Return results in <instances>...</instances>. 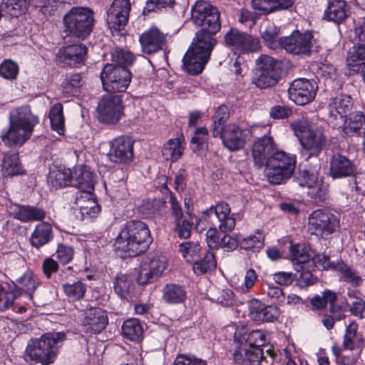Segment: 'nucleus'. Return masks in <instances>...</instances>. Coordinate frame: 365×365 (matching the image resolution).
<instances>
[{
  "label": "nucleus",
  "mask_w": 365,
  "mask_h": 365,
  "mask_svg": "<svg viewBox=\"0 0 365 365\" xmlns=\"http://www.w3.org/2000/svg\"><path fill=\"white\" fill-rule=\"evenodd\" d=\"M194 24L201 27L185 54L184 69L190 75L202 72L216 45L213 36L220 31V13L217 8L205 1H197L191 9Z\"/></svg>",
  "instance_id": "1"
},
{
  "label": "nucleus",
  "mask_w": 365,
  "mask_h": 365,
  "mask_svg": "<svg viewBox=\"0 0 365 365\" xmlns=\"http://www.w3.org/2000/svg\"><path fill=\"white\" fill-rule=\"evenodd\" d=\"M152 242L148 225L142 221L127 222L115 239L114 246L125 257H135L145 252Z\"/></svg>",
  "instance_id": "2"
},
{
  "label": "nucleus",
  "mask_w": 365,
  "mask_h": 365,
  "mask_svg": "<svg viewBox=\"0 0 365 365\" xmlns=\"http://www.w3.org/2000/svg\"><path fill=\"white\" fill-rule=\"evenodd\" d=\"M38 118L31 113L29 106L16 108L10 113L9 128L1 134L3 142L9 146H21L32 135Z\"/></svg>",
  "instance_id": "3"
},
{
  "label": "nucleus",
  "mask_w": 365,
  "mask_h": 365,
  "mask_svg": "<svg viewBox=\"0 0 365 365\" xmlns=\"http://www.w3.org/2000/svg\"><path fill=\"white\" fill-rule=\"evenodd\" d=\"M290 128L300 143L301 156L304 160L317 157L325 148L327 139L323 130L314 128L307 118L294 120L290 123Z\"/></svg>",
  "instance_id": "4"
},
{
  "label": "nucleus",
  "mask_w": 365,
  "mask_h": 365,
  "mask_svg": "<svg viewBox=\"0 0 365 365\" xmlns=\"http://www.w3.org/2000/svg\"><path fill=\"white\" fill-rule=\"evenodd\" d=\"M64 339L63 332L47 333L39 339H31L26 349V361L41 365L53 364Z\"/></svg>",
  "instance_id": "5"
},
{
  "label": "nucleus",
  "mask_w": 365,
  "mask_h": 365,
  "mask_svg": "<svg viewBox=\"0 0 365 365\" xmlns=\"http://www.w3.org/2000/svg\"><path fill=\"white\" fill-rule=\"evenodd\" d=\"M93 24V12L90 8L73 7L63 16L66 38L70 36L84 40L91 33Z\"/></svg>",
  "instance_id": "6"
},
{
  "label": "nucleus",
  "mask_w": 365,
  "mask_h": 365,
  "mask_svg": "<svg viewBox=\"0 0 365 365\" xmlns=\"http://www.w3.org/2000/svg\"><path fill=\"white\" fill-rule=\"evenodd\" d=\"M295 156L277 150L266 163V175L272 184H281L289 179L295 169Z\"/></svg>",
  "instance_id": "7"
},
{
  "label": "nucleus",
  "mask_w": 365,
  "mask_h": 365,
  "mask_svg": "<svg viewBox=\"0 0 365 365\" xmlns=\"http://www.w3.org/2000/svg\"><path fill=\"white\" fill-rule=\"evenodd\" d=\"M103 86L108 93H123L131 81V73L123 66L106 64L101 75Z\"/></svg>",
  "instance_id": "8"
},
{
  "label": "nucleus",
  "mask_w": 365,
  "mask_h": 365,
  "mask_svg": "<svg viewBox=\"0 0 365 365\" xmlns=\"http://www.w3.org/2000/svg\"><path fill=\"white\" fill-rule=\"evenodd\" d=\"M257 62L258 69L252 78V83L261 89L275 86L280 76L279 62L266 55H262Z\"/></svg>",
  "instance_id": "9"
},
{
  "label": "nucleus",
  "mask_w": 365,
  "mask_h": 365,
  "mask_svg": "<svg viewBox=\"0 0 365 365\" xmlns=\"http://www.w3.org/2000/svg\"><path fill=\"white\" fill-rule=\"evenodd\" d=\"M339 227L337 215L329 210L318 209L313 211L308 218V230L312 234L328 236Z\"/></svg>",
  "instance_id": "10"
},
{
  "label": "nucleus",
  "mask_w": 365,
  "mask_h": 365,
  "mask_svg": "<svg viewBox=\"0 0 365 365\" xmlns=\"http://www.w3.org/2000/svg\"><path fill=\"white\" fill-rule=\"evenodd\" d=\"M225 44L235 53H250L259 50L257 37L237 29H230L224 36Z\"/></svg>",
  "instance_id": "11"
},
{
  "label": "nucleus",
  "mask_w": 365,
  "mask_h": 365,
  "mask_svg": "<svg viewBox=\"0 0 365 365\" xmlns=\"http://www.w3.org/2000/svg\"><path fill=\"white\" fill-rule=\"evenodd\" d=\"M281 43V48L287 53L309 56L316 44V40L312 31L300 32L295 30L289 36L282 37Z\"/></svg>",
  "instance_id": "12"
},
{
  "label": "nucleus",
  "mask_w": 365,
  "mask_h": 365,
  "mask_svg": "<svg viewBox=\"0 0 365 365\" xmlns=\"http://www.w3.org/2000/svg\"><path fill=\"white\" fill-rule=\"evenodd\" d=\"M168 261L161 254L149 255L142 262L137 281L140 284H146L157 280L167 269Z\"/></svg>",
  "instance_id": "13"
},
{
  "label": "nucleus",
  "mask_w": 365,
  "mask_h": 365,
  "mask_svg": "<svg viewBox=\"0 0 365 365\" xmlns=\"http://www.w3.org/2000/svg\"><path fill=\"white\" fill-rule=\"evenodd\" d=\"M98 120L106 124L117 123L123 115L122 101L118 95L107 94L98 106Z\"/></svg>",
  "instance_id": "14"
},
{
  "label": "nucleus",
  "mask_w": 365,
  "mask_h": 365,
  "mask_svg": "<svg viewBox=\"0 0 365 365\" xmlns=\"http://www.w3.org/2000/svg\"><path fill=\"white\" fill-rule=\"evenodd\" d=\"M88 56V48L83 43L63 46L58 51L56 61L64 68H77L84 64Z\"/></svg>",
  "instance_id": "15"
},
{
  "label": "nucleus",
  "mask_w": 365,
  "mask_h": 365,
  "mask_svg": "<svg viewBox=\"0 0 365 365\" xmlns=\"http://www.w3.org/2000/svg\"><path fill=\"white\" fill-rule=\"evenodd\" d=\"M317 89L318 86L314 81L297 78L291 83L288 93L292 101L302 106L309 103L315 98Z\"/></svg>",
  "instance_id": "16"
},
{
  "label": "nucleus",
  "mask_w": 365,
  "mask_h": 365,
  "mask_svg": "<svg viewBox=\"0 0 365 365\" xmlns=\"http://www.w3.org/2000/svg\"><path fill=\"white\" fill-rule=\"evenodd\" d=\"M278 149L273 140L272 137L264 135L257 138L252 145V155L255 165L259 168L266 166L269 160Z\"/></svg>",
  "instance_id": "17"
},
{
  "label": "nucleus",
  "mask_w": 365,
  "mask_h": 365,
  "mask_svg": "<svg viewBox=\"0 0 365 365\" xmlns=\"http://www.w3.org/2000/svg\"><path fill=\"white\" fill-rule=\"evenodd\" d=\"M133 157V143L130 139L119 137L110 142L108 159L115 163H128Z\"/></svg>",
  "instance_id": "18"
},
{
  "label": "nucleus",
  "mask_w": 365,
  "mask_h": 365,
  "mask_svg": "<svg viewBox=\"0 0 365 365\" xmlns=\"http://www.w3.org/2000/svg\"><path fill=\"white\" fill-rule=\"evenodd\" d=\"M234 339L237 344L260 349L267 342V333L261 329L250 330L246 325H240L235 329Z\"/></svg>",
  "instance_id": "19"
},
{
  "label": "nucleus",
  "mask_w": 365,
  "mask_h": 365,
  "mask_svg": "<svg viewBox=\"0 0 365 365\" xmlns=\"http://www.w3.org/2000/svg\"><path fill=\"white\" fill-rule=\"evenodd\" d=\"M130 0H114L107 12V23L111 29L120 30L124 26L130 11Z\"/></svg>",
  "instance_id": "20"
},
{
  "label": "nucleus",
  "mask_w": 365,
  "mask_h": 365,
  "mask_svg": "<svg viewBox=\"0 0 365 365\" xmlns=\"http://www.w3.org/2000/svg\"><path fill=\"white\" fill-rule=\"evenodd\" d=\"M215 215L218 221L219 229L222 232L232 231L236 224L235 218L231 214L229 205L225 202H219L215 205L211 206L209 209L203 212L205 220L211 215Z\"/></svg>",
  "instance_id": "21"
},
{
  "label": "nucleus",
  "mask_w": 365,
  "mask_h": 365,
  "mask_svg": "<svg viewBox=\"0 0 365 365\" xmlns=\"http://www.w3.org/2000/svg\"><path fill=\"white\" fill-rule=\"evenodd\" d=\"M279 315L280 311L275 305H266L256 299L249 302V317L254 322H273Z\"/></svg>",
  "instance_id": "22"
},
{
  "label": "nucleus",
  "mask_w": 365,
  "mask_h": 365,
  "mask_svg": "<svg viewBox=\"0 0 365 365\" xmlns=\"http://www.w3.org/2000/svg\"><path fill=\"white\" fill-rule=\"evenodd\" d=\"M8 209L13 217L24 223L42 222L46 216V212L36 206L11 204Z\"/></svg>",
  "instance_id": "23"
},
{
  "label": "nucleus",
  "mask_w": 365,
  "mask_h": 365,
  "mask_svg": "<svg viewBox=\"0 0 365 365\" xmlns=\"http://www.w3.org/2000/svg\"><path fill=\"white\" fill-rule=\"evenodd\" d=\"M359 326L355 321H351L345 329L343 336L342 347L345 350L356 351L355 361L359 358L365 346V338L362 334L358 333Z\"/></svg>",
  "instance_id": "24"
},
{
  "label": "nucleus",
  "mask_w": 365,
  "mask_h": 365,
  "mask_svg": "<svg viewBox=\"0 0 365 365\" xmlns=\"http://www.w3.org/2000/svg\"><path fill=\"white\" fill-rule=\"evenodd\" d=\"M166 37L158 28H150L140 36L143 52L151 54L163 49L166 43Z\"/></svg>",
  "instance_id": "25"
},
{
  "label": "nucleus",
  "mask_w": 365,
  "mask_h": 365,
  "mask_svg": "<svg viewBox=\"0 0 365 365\" xmlns=\"http://www.w3.org/2000/svg\"><path fill=\"white\" fill-rule=\"evenodd\" d=\"M83 324L87 330L99 333L108 324L106 312L99 307H91L85 312Z\"/></svg>",
  "instance_id": "26"
},
{
  "label": "nucleus",
  "mask_w": 365,
  "mask_h": 365,
  "mask_svg": "<svg viewBox=\"0 0 365 365\" xmlns=\"http://www.w3.org/2000/svg\"><path fill=\"white\" fill-rule=\"evenodd\" d=\"M221 139L224 146L231 151L243 148L246 143L245 132L235 124L226 127Z\"/></svg>",
  "instance_id": "27"
},
{
  "label": "nucleus",
  "mask_w": 365,
  "mask_h": 365,
  "mask_svg": "<svg viewBox=\"0 0 365 365\" xmlns=\"http://www.w3.org/2000/svg\"><path fill=\"white\" fill-rule=\"evenodd\" d=\"M338 299V294L336 292L326 289L319 294L314 295L310 299L312 309L314 311H322L327 306L331 314L335 313L340 309L339 306L336 305Z\"/></svg>",
  "instance_id": "28"
},
{
  "label": "nucleus",
  "mask_w": 365,
  "mask_h": 365,
  "mask_svg": "<svg viewBox=\"0 0 365 365\" xmlns=\"http://www.w3.org/2000/svg\"><path fill=\"white\" fill-rule=\"evenodd\" d=\"M53 230L51 224L41 222L37 224L31 234L29 241L33 247L40 249L49 244L53 239Z\"/></svg>",
  "instance_id": "29"
},
{
  "label": "nucleus",
  "mask_w": 365,
  "mask_h": 365,
  "mask_svg": "<svg viewBox=\"0 0 365 365\" xmlns=\"http://www.w3.org/2000/svg\"><path fill=\"white\" fill-rule=\"evenodd\" d=\"M236 363L242 365H259L263 359L261 349H250L243 344H237V349L233 354Z\"/></svg>",
  "instance_id": "30"
},
{
  "label": "nucleus",
  "mask_w": 365,
  "mask_h": 365,
  "mask_svg": "<svg viewBox=\"0 0 365 365\" xmlns=\"http://www.w3.org/2000/svg\"><path fill=\"white\" fill-rule=\"evenodd\" d=\"M73 186L79 189L78 192L94 191L93 173L86 166L76 167L73 171Z\"/></svg>",
  "instance_id": "31"
},
{
  "label": "nucleus",
  "mask_w": 365,
  "mask_h": 365,
  "mask_svg": "<svg viewBox=\"0 0 365 365\" xmlns=\"http://www.w3.org/2000/svg\"><path fill=\"white\" fill-rule=\"evenodd\" d=\"M355 172L354 163L346 157L334 155L330 163V175L333 178L352 175Z\"/></svg>",
  "instance_id": "32"
},
{
  "label": "nucleus",
  "mask_w": 365,
  "mask_h": 365,
  "mask_svg": "<svg viewBox=\"0 0 365 365\" xmlns=\"http://www.w3.org/2000/svg\"><path fill=\"white\" fill-rule=\"evenodd\" d=\"M83 85L84 81L81 73H67L61 83L62 93L65 97L77 96Z\"/></svg>",
  "instance_id": "33"
},
{
  "label": "nucleus",
  "mask_w": 365,
  "mask_h": 365,
  "mask_svg": "<svg viewBox=\"0 0 365 365\" xmlns=\"http://www.w3.org/2000/svg\"><path fill=\"white\" fill-rule=\"evenodd\" d=\"M289 251L294 268L297 272H299L304 265L313 264L314 262L312 260V256L304 244H292L289 247Z\"/></svg>",
  "instance_id": "34"
},
{
  "label": "nucleus",
  "mask_w": 365,
  "mask_h": 365,
  "mask_svg": "<svg viewBox=\"0 0 365 365\" xmlns=\"http://www.w3.org/2000/svg\"><path fill=\"white\" fill-rule=\"evenodd\" d=\"M344 132L348 135L365 134V115L361 111L352 113L344 124Z\"/></svg>",
  "instance_id": "35"
},
{
  "label": "nucleus",
  "mask_w": 365,
  "mask_h": 365,
  "mask_svg": "<svg viewBox=\"0 0 365 365\" xmlns=\"http://www.w3.org/2000/svg\"><path fill=\"white\" fill-rule=\"evenodd\" d=\"M348 16L346 3L344 0H329L324 12V18L336 24H340Z\"/></svg>",
  "instance_id": "36"
},
{
  "label": "nucleus",
  "mask_w": 365,
  "mask_h": 365,
  "mask_svg": "<svg viewBox=\"0 0 365 365\" xmlns=\"http://www.w3.org/2000/svg\"><path fill=\"white\" fill-rule=\"evenodd\" d=\"M347 66L351 71L359 73L365 71V46L357 44L352 46L349 51Z\"/></svg>",
  "instance_id": "37"
},
{
  "label": "nucleus",
  "mask_w": 365,
  "mask_h": 365,
  "mask_svg": "<svg viewBox=\"0 0 365 365\" xmlns=\"http://www.w3.org/2000/svg\"><path fill=\"white\" fill-rule=\"evenodd\" d=\"M351 98L349 96L339 95L331 98L328 106L329 115L335 119L338 116L342 118L351 110Z\"/></svg>",
  "instance_id": "38"
},
{
  "label": "nucleus",
  "mask_w": 365,
  "mask_h": 365,
  "mask_svg": "<svg viewBox=\"0 0 365 365\" xmlns=\"http://www.w3.org/2000/svg\"><path fill=\"white\" fill-rule=\"evenodd\" d=\"M336 272L339 274L341 281L349 284L354 287H360L363 284V279L359 273L352 267L339 261L336 265Z\"/></svg>",
  "instance_id": "39"
},
{
  "label": "nucleus",
  "mask_w": 365,
  "mask_h": 365,
  "mask_svg": "<svg viewBox=\"0 0 365 365\" xmlns=\"http://www.w3.org/2000/svg\"><path fill=\"white\" fill-rule=\"evenodd\" d=\"M193 271L197 274H203L216 267L217 262L212 252L202 250L193 261Z\"/></svg>",
  "instance_id": "40"
},
{
  "label": "nucleus",
  "mask_w": 365,
  "mask_h": 365,
  "mask_svg": "<svg viewBox=\"0 0 365 365\" xmlns=\"http://www.w3.org/2000/svg\"><path fill=\"white\" fill-rule=\"evenodd\" d=\"M2 175L5 178L21 175L23 168L19 163V155L16 153H6L4 155L1 164Z\"/></svg>",
  "instance_id": "41"
},
{
  "label": "nucleus",
  "mask_w": 365,
  "mask_h": 365,
  "mask_svg": "<svg viewBox=\"0 0 365 365\" xmlns=\"http://www.w3.org/2000/svg\"><path fill=\"white\" fill-rule=\"evenodd\" d=\"M182 142L183 138L180 136L168 140L162 148L163 158L171 161L178 160L183 153Z\"/></svg>",
  "instance_id": "42"
},
{
  "label": "nucleus",
  "mask_w": 365,
  "mask_h": 365,
  "mask_svg": "<svg viewBox=\"0 0 365 365\" xmlns=\"http://www.w3.org/2000/svg\"><path fill=\"white\" fill-rule=\"evenodd\" d=\"M163 299L168 304H179L186 299L185 288L179 284H168L162 289Z\"/></svg>",
  "instance_id": "43"
},
{
  "label": "nucleus",
  "mask_w": 365,
  "mask_h": 365,
  "mask_svg": "<svg viewBox=\"0 0 365 365\" xmlns=\"http://www.w3.org/2000/svg\"><path fill=\"white\" fill-rule=\"evenodd\" d=\"M73 171L63 168L53 170L50 173L48 182L55 188L73 186Z\"/></svg>",
  "instance_id": "44"
},
{
  "label": "nucleus",
  "mask_w": 365,
  "mask_h": 365,
  "mask_svg": "<svg viewBox=\"0 0 365 365\" xmlns=\"http://www.w3.org/2000/svg\"><path fill=\"white\" fill-rule=\"evenodd\" d=\"M143 332V327L138 319H129L123 324L122 334L130 341H139L142 337Z\"/></svg>",
  "instance_id": "45"
},
{
  "label": "nucleus",
  "mask_w": 365,
  "mask_h": 365,
  "mask_svg": "<svg viewBox=\"0 0 365 365\" xmlns=\"http://www.w3.org/2000/svg\"><path fill=\"white\" fill-rule=\"evenodd\" d=\"M279 29L271 23H268L261 33V36L265 45L270 49H277L282 47L281 38H279Z\"/></svg>",
  "instance_id": "46"
},
{
  "label": "nucleus",
  "mask_w": 365,
  "mask_h": 365,
  "mask_svg": "<svg viewBox=\"0 0 365 365\" xmlns=\"http://www.w3.org/2000/svg\"><path fill=\"white\" fill-rule=\"evenodd\" d=\"M133 280L130 276L118 273L115 277L113 288L115 293L121 298H125L130 292Z\"/></svg>",
  "instance_id": "47"
},
{
  "label": "nucleus",
  "mask_w": 365,
  "mask_h": 365,
  "mask_svg": "<svg viewBox=\"0 0 365 365\" xmlns=\"http://www.w3.org/2000/svg\"><path fill=\"white\" fill-rule=\"evenodd\" d=\"M49 118L52 128L61 134L64 130V118L63 106L61 103H56L51 107Z\"/></svg>",
  "instance_id": "48"
},
{
  "label": "nucleus",
  "mask_w": 365,
  "mask_h": 365,
  "mask_svg": "<svg viewBox=\"0 0 365 365\" xmlns=\"http://www.w3.org/2000/svg\"><path fill=\"white\" fill-rule=\"evenodd\" d=\"M178 250L185 261L188 262L195 261L200 252L202 251L197 243L190 241L180 243Z\"/></svg>",
  "instance_id": "49"
},
{
  "label": "nucleus",
  "mask_w": 365,
  "mask_h": 365,
  "mask_svg": "<svg viewBox=\"0 0 365 365\" xmlns=\"http://www.w3.org/2000/svg\"><path fill=\"white\" fill-rule=\"evenodd\" d=\"M111 64L125 68L132 65L134 61V56L131 52L120 48H115L111 52Z\"/></svg>",
  "instance_id": "50"
},
{
  "label": "nucleus",
  "mask_w": 365,
  "mask_h": 365,
  "mask_svg": "<svg viewBox=\"0 0 365 365\" xmlns=\"http://www.w3.org/2000/svg\"><path fill=\"white\" fill-rule=\"evenodd\" d=\"M19 288L31 297L32 293L36 290L39 284L38 279L31 272H26L18 280Z\"/></svg>",
  "instance_id": "51"
},
{
  "label": "nucleus",
  "mask_w": 365,
  "mask_h": 365,
  "mask_svg": "<svg viewBox=\"0 0 365 365\" xmlns=\"http://www.w3.org/2000/svg\"><path fill=\"white\" fill-rule=\"evenodd\" d=\"M264 235L260 232H257L255 235L243 239L240 245L245 250H250L253 252H257L264 246Z\"/></svg>",
  "instance_id": "52"
},
{
  "label": "nucleus",
  "mask_w": 365,
  "mask_h": 365,
  "mask_svg": "<svg viewBox=\"0 0 365 365\" xmlns=\"http://www.w3.org/2000/svg\"><path fill=\"white\" fill-rule=\"evenodd\" d=\"M16 297L14 290L0 284V312H5L12 307Z\"/></svg>",
  "instance_id": "53"
},
{
  "label": "nucleus",
  "mask_w": 365,
  "mask_h": 365,
  "mask_svg": "<svg viewBox=\"0 0 365 365\" xmlns=\"http://www.w3.org/2000/svg\"><path fill=\"white\" fill-rule=\"evenodd\" d=\"M24 1L23 0H3L1 9L11 16H18L24 10Z\"/></svg>",
  "instance_id": "54"
},
{
  "label": "nucleus",
  "mask_w": 365,
  "mask_h": 365,
  "mask_svg": "<svg viewBox=\"0 0 365 365\" xmlns=\"http://www.w3.org/2000/svg\"><path fill=\"white\" fill-rule=\"evenodd\" d=\"M174 232L180 239L190 238L192 230L193 222L185 218H179L174 220Z\"/></svg>",
  "instance_id": "55"
},
{
  "label": "nucleus",
  "mask_w": 365,
  "mask_h": 365,
  "mask_svg": "<svg viewBox=\"0 0 365 365\" xmlns=\"http://www.w3.org/2000/svg\"><path fill=\"white\" fill-rule=\"evenodd\" d=\"M63 290L66 296L71 300H78L83 297L86 288L80 281L72 284L63 285Z\"/></svg>",
  "instance_id": "56"
},
{
  "label": "nucleus",
  "mask_w": 365,
  "mask_h": 365,
  "mask_svg": "<svg viewBox=\"0 0 365 365\" xmlns=\"http://www.w3.org/2000/svg\"><path fill=\"white\" fill-rule=\"evenodd\" d=\"M75 255L74 249L72 246L58 244L56 251V257L62 264H68L72 261Z\"/></svg>",
  "instance_id": "57"
},
{
  "label": "nucleus",
  "mask_w": 365,
  "mask_h": 365,
  "mask_svg": "<svg viewBox=\"0 0 365 365\" xmlns=\"http://www.w3.org/2000/svg\"><path fill=\"white\" fill-rule=\"evenodd\" d=\"M299 184L302 187H312L317 182V170H300L297 177Z\"/></svg>",
  "instance_id": "58"
},
{
  "label": "nucleus",
  "mask_w": 365,
  "mask_h": 365,
  "mask_svg": "<svg viewBox=\"0 0 365 365\" xmlns=\"http://www.w3.org/2000/svg\"><path fill=\"white\" fill-rule=\"evenodd\" d=\"M317 73L326 80H333L336 77V70L334 66L327 60L318 64Z\"/></svg>",
  "instance_id": "59"
},
{
  "label": "nucleus",
  "mask_w": 365,
  "mask_h": 365,
  "mask_svg": "<svg viewBox=\"0 0 365 365\" xmlns=\"http://www.w3.org/2000/svg\"><path fill=\"white\" fill-rule=\"evenodd\" d=\"M212 299L222 306L228 307L234 302V294L231 289H218L213 294Z\"/></svg>",
  "instance_id": "60"
},
{
  "label": "nucleus",
  "mask_w": 365,
  "mask_h": 365,
  "mask_svg": "<svg viewBox=\"0 0 365 365\" xmlns=\"http://www.w3.org/2000/svg\"><path fill=\"white\" fill-rule=\"evenodd\" d=\"M257 279V274L253 269H249L246 271L244 282L237 287V289L241 293H247L250 291Z\"/></svg>",
  "instance_id": "61"
},
{
  "label": "nucleus",
  "mask_w": 365,
  "mask_h": 365,
  "mask_svg": "<svg viewBox=\"0 0 365 365\" xmlns=\"http://www.w3.org/2000/svg\"><path fill=\"white\" fill-rule=\"evenodd\" d=\"M18 74V66L11 61H5L0 65V75L6 79H14Z\"/></svg>",
  "instance_id": "62"
},
{
  "label": "nucleus",
  "mask_w": 365,
  "mask_h": 365,
  "mask_svg": "<svg viewBox=\"0 0 365 365\" xmlns=\"http://www.w3.org/2000/svg\"><path fill=\"white\" fill-rule=\"evenodd\" d=\"M89 205L90 207H83L81 205V211H79V215H76L77 218L81 220H88L96 217L99 213L101 208L97 202H91Z\"/></svg>",
  "instance_id": "63"
},
{
  "label": "nucleus",
  "mask_w": 365,
  "mask_h": 365,
  "mask_svg": "<svg viewBox=\"0 0 365 365\" xmlns=\"http://www.w3.org/2000/svg\"><path fill=\"white\" fill-rule=\"evenodd\" d=\"M252 5L257 14L266 15L274 12L272 1L269 0H252Z\"/></svg>",
  "instance_id": "64"
}]
</instances>
